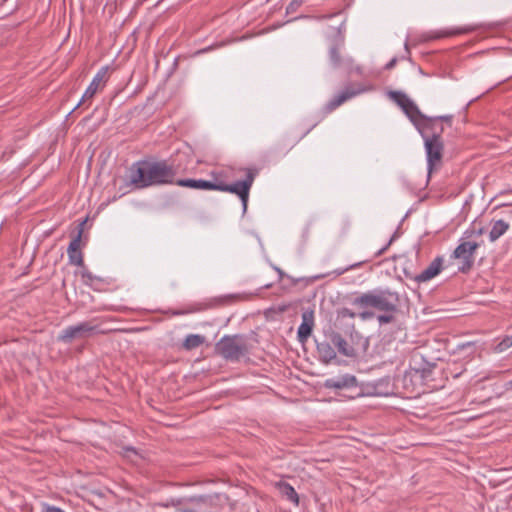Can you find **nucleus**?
I'll return each instance as SVG.
<instances>
[{"mask_svg": "<svg viewBox=\"0 0 512 512\" xmlns=\"http://www.w3.org/2000/svg\"><path fill=\"white\" fill-rule=\"evenodd\" d=\"M180 167L175 160L140 161L130 168V184L137 189L176 185Z\"/></svg>", "mask_w": 512, "mask_h": 512, "instance_id": "nucleus-1", "label": "nucleus"}, {"mask_svg": "<svg viewBox=\"0 0 512 512\" xmlns=\"http://www.w3.org/2000/svg\"><path fill=\"white\" fill-rule=\"evenodd\" d=\"M245 172V179L236 181L232 184H227L221 181L212 182L203 179H179L176 181V185L191 189L216 190L236 194L242 202L243 213H245L247 210L250 189L256 175L258 174V170L254 168H247L245 169Z\"/></svg>", "mask_w": 512, "mask_h": 512, "instance_id": "nucleus-2", "label": "nucleus"}, {"mask_svg": "<svg viewBox=\"0 0 512 512\" xmlns=\"http://www.w3.org/2000/svg\"><path fill=\"white\" fill-rule=\"evenodd\" d=\"M350 303L362 309L358 313V317L366 321L375 317L374 311L369 308H374L380 312H397L400 299L397 292L376 289L356 295Z\"/></svg>", "mask_w": 512, "mask_h": 512, "instance_id": "nucleus-3", "label": "nucleus"}, {"mask_svg": "<svg viewBox=\"0 0 512 512\" xmlns=\"http://www.w3.org/2000/svg\"><path fill=\"white\" fill-rule=\"evenodd\" d=\"M215 351L229 362H239L249 352L247 339L244 335H225L216 344Z\"/></svg>", "mask_w": 512, "mask_h": 512, "instance_id": "nucleus-4", "label": "nucleus"}, {"mask_svg": "<svg viewBox=\"0 0 512 512\" xmlns=\"http://www.w3.org/2000/svg\"><path fill=\"white\" fill-rule=\"evenodd\" d=\"M345 46V37L338 32L329 42L328 58L330 65L334 69H346L348 73L362 74V68L355 65L354 59L348 55L342 54Z\"/></svg>", "mask_w": 512, "mask_h": 512, "instance_id": "nucleus-5", "label": "nucleus"}, {"mask_svg": "<svg viewBox=\"0 0 512 512\" xmlns=\"http://www.w3.org/2000/svg\"><path fill=\"white\" fill-rule=\"evenodd\" d=\"M483 233L484 228L473 223L472 226L464 232V235L460 239V244L454 250L453 256H471L476 249L484 243L482 238Z\"/></svg>", "mask_w": 512, "mask_h": 512, "instance_id": "nucleus-6", "label": "nucleus"}, {"mask_svg": "<svg viewBox=\"0 0 512 512\" xmlns=\"http://www.w3.org/2000/svg\"><path fill=\"white\" fill-rule=\"evenodd\" d=\"M97 318L90 321L80 322L76 325L68 326L61 331L58 336V340L63 343H71L75 339H84L95 333H103L99 330V326L94 324Z\"/></svg>", "mask_w": 512, "mask_h": 512, "instance_id": "nucleus-7", "label": "nucleus"}, {"mask_svg": "<svg viewBox=\"0 0 512 512\" xmlns=\"http://www.w3.org/2000/svg\"><path fill=\"white\" fill-rule=\"evenodd\" d=\"M389 96L415 126L421 121L428 123L431 121L427 119V116L419 110L418 106L405 93L401 91H391Z\"/></svg>", "mask_w": 512, "mask_h": 512, "instance_id": "nucleus-8", "label": "nucleus"}, {"mask_svg": "<svg viewBox=\"0 0 512 512\" xmlns=\"http://www.w3.org/2000/svg\"><path fill=\"white\" fill-rule=\"evenodd\" d=\"M423 139L427 158L428 176H430L432 171L439 168L441 165L444 144L442 139H437L436 137H425Z\"/></svg>", "mask_w": 512, "mask_h": 512, "instance_id": "nucleus-9", "label": "nucleus"}, {"mask_svg": "<svg viewBox=\"0 0 512 512\" xmlns=\"http://www.w3.org/2000/svg\"><path fill=\"white\" fill-rule=\"evenodd\" d=\"M109 69V66L106 65L98 70V72L93 77L91 83L85 90L81 98V101L78 103L77 107L80 106L82 102L92 99L98 91L104 88L106 82L109 79Z\"/></svg>", "mask_w": 512, "mask_h": 512, "instance_id": "nucleus-10", "label": "nucleus"}, {"mask_svg": "<svg viewBox=\"0 0 512 512\" xmlns=\"http://www.w3.org/2000/svg\"><path fill=\"white\" fill-rule=\"evenodd\" d=\"M70 263L81 267V276L86 285H89L95 290H101L104 285L110 284L109 278H103L100 276L93 275L87 267L84 265V258H69Z\"/></svg>", "mask_w": 512, "mask_h": 512, "instance_id": "nucleus-11", "label": "nucleus"}, {"mask_svg": "<svg viewBox=\"0 0 512 512\" xmlns=\"http://www.w3.org/2000/svg\"><path fill=\"white\" fill-rule=\"evenodd\" d=\"M365 89L361 85H352L349 84L344 87V89L336 94L326 105V110L328 112H332L336 108H338L340 105H342L347 100L359 95L360 93L364 92Z\"/></svg>", "mask_w": 512, "mask_h": 512, "instance_id": "nucleus-12", "label": "nucleus"}, {"mask_svg": "<svg viewBox=\"0 0 512 512\" xmlns=\"http://www.w3.org/2000/svg\"><path fill=\"white\" fill-rule=\"evenodd\" d=\"M302 323L298 327L297 338L300 343H305L310 337L315 321H314V311L310 308L304 309L302 311Z\"/></svg>", "mask_w": 512, "mask_h": 512, "instance_id": "nucleus-13", "label": "nucleus"}, {"mask_svg": "<svg viewBox=\"0 0 512 512\" xmlns=\"http://www.w3.org/2000/svg\"><path fill=\"white\" fill-rule=\"evenodd\" d=\"M428 120H431L429 123L425 121H421L416 125V128L420 132L423 138L425 137H436L437 139H442L441 135L444 131L443 126L437 121V118L428 117Z\"/></svg>", "mask_w": 512, "mask_h": 512, "instance_id": "nucleus-14", "label": "nucleus"}, {"mask_svg": "<svg viewBox=\"0 0 512 512\" xmlns=\"http://www.w3.org/2000/svg\"><path fill=\"white\" fill-rule=\"evenodd\" d=\"M331 343L337 348L338 352L346 357H356L355 347L351 345L339 332H331L329 334Z\"/></svg>", "mask_w": 512, "mask_h": 512, "instance_id": "nucleus-15", "label": "nucleus"}, {"mask_svg": "<svg viewBox=\"0 0 512 512\" xmlns=\"http://www.w3.org/2000/svg\"><path fill=\"white\" fill-rule=\"evenodd\" d=\"M357 386V379L354 375L345 374L337 378H329L324 382V387L327 389H344Z\"/></svg>", "mask_w": 512, "mask_h": 512, "instance_id": "nucleus-16", "label": "nucleus"}, {"mask_svg": "<svg viewBox=\"0 0 512 512\" xmlns=\"http://www.w3.org/2000/svg\"><path fill=\"white\" fill-rule=\"evenodd\" d=\"M442 270V258H434L430 265L415 276L417 282H427Z\"/></svg>", "mask_w": 512, "mask_h": 512, "instance_id": "nucleus-17", "label": "nucleus"}, {"mask_svg": "<svg viewBox=\"0 0 512 512\" xmlns=\"http://www.w3.org/2000/svg\"><path fill=\"white\" fill-rule=\"evenodd\" d=\"M349 328L350 343L355 347L354 349L357 355L359 354V352H366L369 347L368 339L355 330V326L353 323L349 325Z\"/></svg>", "mask_w": 512, "mask_h": 512, "instance_id": "nucleus-18", "label": "nucleus"}, {"mask_svg": "<svg viewBox=\"0 0 512 512\" xmlns=\"http://www.w3.org/2000/svg\"><path fill=\"white\" fill-rule=\"evenodd\" d=\"M332 345L331 341L319 342L316 345L319 360L323 364H329L336 358V352Z\"/></svg>", "mask_w": 512, "mask_h": 512, "instance_id": "nucleus-19", "label": "nucleus"}, {"mask_svg": "<svg viewBox=\"0 0 512 512\" xmlns=\"http://www.w3.org/2000/svg\"><path fill=\"white\" fill-rule=\"evenodd\" d=\"M275 487L278 489L282 497L292 502L295 506L299 505V496L289 483L285 481H279L275 483Z\"/></svg>", "mask_w": 512, "mask_h": 512, "instance_id": "nucleus-20", "label": "nucleus"}, {"mask_svg": "<svg viewBox=\"0 0 512 512\" xmlns=\"http://www.w3.org/2000/svg\"><path fill=\"white\" fill-rule=\"evenodd\" d=\"M509 229V223L499 219L492 222V227L489 232L490 241L494 242L506 233Z\"/></svg>", "mask_w": 512, "mask_h": 512, "instance_id": "nucleus-21", "label": "nucleus"}, {"mask_svg": "<svg viewBox=\"0 0 512 512\" xmlns=\"http://www.w3.org/2000/svg\"><path fill=\"white\" fill-rule=\"evenodd\" d=\"M468 30L467 29H444V30H437V31H431L428 32L425 35V40H436L441 38H446L458 34H464Z\"/></svg>", "mask_w": 512, "mask_h": 512, "instance_id": "nucleus-22", "label": "nucleus"}, {"mask_svg": "<svg viewBox=\"0 0 512 512\" xmlns=\"http://www.w3.org/2000/svg\"><path fill=\"white\" fill-rule=\"evenodd\" d=\"M206 341L205 336L200 334H189L185 337L182 348L186 351H191L198 348Z\"/></svg>", "mask_w": 512, "mask_h": 512, "instance_id": "nucleus-23", "label": "nucleus"}, {"mask_svg": "<svg viewBox=\"0 0 512 512\" xmlns=\"http://www.w3.org/2000/svg\"><path fill=\"white\" fill-rule=\"evenodd\" d=\"M87 223V219H84L81 221L77 226V234L76 236L71 240V242L68 245L67 252L69 253V256H74V254L79 250L80 248V242L82 233L84 230V226Z\"/></svg>", "mask_w": 512, "mask_h": 512, "instance_id": "nucleus-24", "label": "nucleus"}, {"mask_svg": "<svg viewBox=\"0 0 512 512\" xmlns=\"http://www.w3.org/2000/svg\"><path fill=\"white\" fill-rule=\"evenodd\" d=\"M358 316V313L352 311L351 309L349 308H341L337 311V317H336V321H335V326L342 330L343 327H344V320L346 318H350V319H354L355 317Z\"/></svg>", "mask_w": 512, "mask_h": 512, "instance_id": "nucleus-25", "label": "nucleus"}, {"mask_svg": "<svg viewBox=\"0 0 512 512\" xmlns=\"http://www.w3.org/2000/svg\"><path fill=\"white\" fill-rule=\"evenodd\" d=\"M395 313L396 312H383V314L376 317L377 321L380 325L392 323L395 321Z\"/></svg>", "mask_w": 512, "mask_h": 512, "instance_id": "nucleus-26", "label": "nucleus"}, {"mask_svg": "<svg viewBox=\"0 0 512 512\" xmlns=\"http://www.w3.org/2000/svg\"><path fill=\"white\" fill-rule=\"evenodd\" d=\"M304 2L305 0H292L287 6V13L295 12Z\"/></svg>", "mask_w": 512, "mask_h": 512, "instance_id": "nucleus-27", "label": "nucleus"}, {"mask_svg": "<svg viewBox=\"0 0 512 512\" xmlns=\"http://www.w3.org/2000/svg\"><path fill=\"white\" fill-rule=\"evenodd\" d=\"M473 265V258H463V263L459 266V271L467 273Z\"/></svg>", "mask_w": 512, "mask_h": 512, "instance_id": "nucleus-28", "label": "nucleus"}, {"mask_svg": "<svg viewBox=\"0 0 512 512\" xmlns=\"http://www.w3.org/2000/svg\"><path fill=\"white\" fill-rule=\"evenodd\" d=\"M306 134H307V132L303 133L300 136H296V137H294L292 139H288L287 143H285V146H288L289 148L294 147Z\"/></svg>", "mask_w": 512, "mask_h": 512, "instance_id": "nucleus-29", "label": "nucleus"}, {"mask_svg": "<svg viewBox=\"0 0 512 512\" xmlns=\"http://www.w3.org/2000/svg\"><path fill=\"white\" fill-rule=\"evenodd\" d=\"M274 269L277 271L278 273V280H282L284 277H287V278H290L293 280V282H299L300 280H302V277H299V278H293V277H290L288 275H286L280 268L278 267H274Z\"/></svg>", "mask_w": 512, "mask_h": 512, "instance_id": "nucleus-30", "label": "nucleus"}, {"mask_svg": "<svg viewBox=\"0 0 512 512\" xmlns=\"http://www.w3.org/2000/svg\"><path fill=\"white\" fill-rule=\"evenodd\" d=\"M435 118H437L438 122L442 121V122H446L449 125H451L453 116L452 115H442V116H436Z\"/></svg>", "mask_w": 512, "mask_h": 512, "instance_id": "nucleus-31", "label": "nucleus"}, {"mask_svg": "<svg viewBox=\"0 0 512 512\" xmlns=\"http://www.w3.org/2000/svg\"><path fill=\"white\" fill-rule=\"evenodd\" d=\"M394 237H391L390 240L388 241V243L381 247L376 253H375V256H381L382 254H384L388 248V246L392 243Z\"/></svg>", "mask_w": 512, "mask_h": 512, "instance_id": "nucleus-32", "label": "nucleus"}, {"mask_svg": "<svg viewBox=\"0 0 512 512\" xmlns=\"http://www.w3.org/2000/svg\"><path fill=\"white\" fill-rule=\"evenodd\" d=\"M44 512H64V511L58 507L46 505L44 508Z\"/></svg>", "mask_w": 512, "mask_h": 512, "instance_id": "nucleus-33", "label": "nucleus"}, {"mask_svg": "<svg viewBox=\"0 0 512 512\" xmlns=\"http://www.w3.org/2000/svg\"><path fill=\"white\" fill-rule=\"evenodd\" d=\"M397 61H398V59H397L396 57L392 58V59H391V60L386 64L385 68H386L387 70L392 69V68L396 65Z\"/></svg>", "mask_w": 512, "mask_h": 512, "instance_id": "nucleus-34", "label": "nucleus"}, {"mask_svg": "<svg viewBox=\"0 0 512 512\" xmlns=\"http://www.w3.org/2000/svg\"><path fill=\"white\" fill-rule=\"evenodd\" d=\"M512 340V337H507L506 339H504L501 343H500V346H503L505 348H508L510 346H512V344H510V341Z\"/></svg>", "mask_w": 512, "mask_h": 512, "instance_id": "nucleus-35", "label": "nucleus"}, {"mask_svg": "<svg viewBox=\"0 0 512 512\" xmlns=\"http://www.w3.org/2000/svg\"><path fill=\"white\" fill-rule=\"evenodd\" d=\"M359 264H352L350 265L349 269L350 268H354V267H357ZM348 270V268H345V269H341V270H335L334 273H336L337 275H341L343 274L344 272H346Z\"/></svg>", "mask_w": 512, "mask_h": 512, "instance_id": "nucleus-36", "label": "nucleus"}, {"mask_svg": "<svg viewBox=\"0 0 512 512\" xmlns=\"http://www.w3.org/2000/svg\"><path fill=\"white\" fill-rule=\"evenodd\" d=\"M405 49H406V51H407V54L409 55V54H410V52H409V48H408V44H407V42L405 43Z\"/></svg>", "mask_w": 512, "mask_h": 512, "instance_id": "nucleus-37", "label": "nucleus"}, {"mask_svg": "<svg viewBox=\"0 0 512 512\" xmlns=\"http://www.w3.org/2000/svg\"><path fill=\"white\" fill-rule=\"evenodd\" d=\"M308 232H309V226H307L305 229V233L308 234Z\"/></svg>", "mask_w": 512, "mask_h": 512, "instance_id": "nucleus-38", "label": "nucleus"}, {"mask_svg": "<svg viewBox=\"0 0 512 512\" xmlns=\"http://www.w3.org/2000/svg\"><path fill=\"white\" fill-rule=\"evenodd\" d=\"M286 140H287V137H286V136H284V137L282 138V141H283V142H286Z\"/></svg>", "mask_w": 512, "mask_h": 512, "instance_id": "nucleus-39", "label": "nucleus"}, {"mask_svg": "<svg viewBox=\"0 0 512 512\" xmlns=\"http://www.w3.org/2000/svg\"><path fill=\"white\" fill-rule=\"evenodd\" d=\"M34 260V257H31V260L29 261V264H32Z\"/></svg>", "mask_w": 512, "mask_h": 512, "instance_id": "nucleus-40", "label": "nucleus"}, {"mask_svg": "<svg viewBox=\"0 0 512 512\" xmlns=\"http://www.w3.org/2000/svg\"><path fill=\"white\" fill-rule=\"evenodd\" d=\"M34 260V257H31V260L29 261V264H32Z\"/></svg>", "mask_w": 512, "mask_h": 512, "instance_id": "nucleus-41", "label": "nucleus"}, {"mask_svg": "<svg viewBox=\"0 0 512 512\" xmlns=\"http://www.w3.org/2000/svg\"><path fill=\"white\" fill-rule=\"evenodd\" d=\"M34 260V257H31V260L29 261V264H32Z\"/></svg>", "mask_w": 512, "mask_h": 512, "instance_id": "nucleus-42", "label": "nucleus"}, {"mask_svg": "<svg viewBox=\"0 0 512 512\" xmlns=\"http://www.w3.org/2000/svg\"><path fill=\"white\" fill-rule=\"evenodd\" d=\"M271 285L270 284H265L264 287L266 288H269Z\"/></svg>", "mask_w": 512, "mask_h": 512, "instance_id": "nucleus-43", "label": "nucleus"}, {"mask_svg": "<svg viewBox=\"0 0 512 512\" xmlns=\"http://www.w3.org/2000/svg\"><path fill=\"white\" fill-rule=\"evenodd\" d=\"M510 383H511V385H512V381H511Z\"/></svg>", "mask_w": 512, "mask_h": 512, "instance_id": "nucleus-44", "label": "nucleus"}]
</instances>
